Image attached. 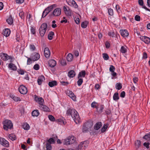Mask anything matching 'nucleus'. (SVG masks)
<instances>
[{
	"label": "nucleus",
	"mask_w": 150,
	"mask_h": 150,
	"mask_svg": "<svg viewBox=\"0 0 150 150\" xmlns=\"http://www.w3.org/2000/svg\"><path fill=\"white\" fill-rule=\"evenodd\" d=\"M31 32L33 34H35V29L34 28L32 27H31L30 29Z\"/></svg>",
	"instance_id": "e2e57ef3"
},
{
	"label": "nucleus",
	"mask_w": 150,
	"mask_h": 150,
	"mask_svg": "<svg viewBox=\"0 0 150 150\" xmlns=\"http://www.w3.org/2000/svg\"><path fill=\"white\" fill-rule=\"evenodd\" d=\"M23 128L26 130H28L29 129L30 126L27 123H25L23 125Z\"/></svg>",
	"instance_id": "c9c22d12"
},
{
	"label": "nucleus",
	"mask_w": 150,
	"mask_h": 150,
	"mask_svg": "<svg viewBox=\"0 0 150 150\" xmlns=\"http://www.w3.org/2000/svg\"><path fill=\"white\" fill-rule=\"evenodd\" d=\"M135 20L137 21H139L140 20V16L138 15H136L135 17Z\"/></svg>",
	"instance_id": "052dcab7"
},
{
	"label": "nucleus",
	"mask_w": 150,
	"mask_h": 150,
	"mask_svg": "<svg viewBox=\"0 0 150 150\" xmlns=\"http://www.w3.org/2000/svg\"><path fill=\"white\" fill-rule=\"evenodd\" d=\"M19 16L22 19H24L25 17L24 16V12L23 11H21L19 13Z\"/></svg>",
	"instance_id": "a18cd8bd"
},
{
	"label": "nucleus",
	"mask_w": 150,
	"mask_h": 150,
	"mask_svg": "<svg viewBox=\"0 0 150 150\" xmlns=\"http://www.w3.org/2000/svg\"><path fill=\"white\" fill-rule=\"evenodd\" d=\"M66 114L68 116H71L76 124L80 121V118L78 112L76 110L72 108H69L67 111Z\"/></svg>",
	"instance_id": "f257e3e1"
},
{
	"label": "nucleus",
	"mask_w": 150,
	"mask_h": 150,
	"mask_svg": "<svg viewBox=\"0 0 150 150\" xmlns=\"http://www.w3.org/2000/svg\"><path fill=\"white\" fill-rule=\"evenodd\" d=\"M113 99L115 101H117L119 99V98L118 96V93H115L113 96Z\"/></svg>",
	"instance_id": "2f4dec72"
},
{
	"label": "nucleus",
	"mask_w": 150,
	"mask_h": 150,
	"mask_svg": "<svg viewBox=\"0 0 150 150\" xmlns=\"http://www.w3.org/2000/svg\"><path fill=\"white\" fill-rule=\"evenodd\" d=\"M143 138L150 142V133L145 135L143 137Z\"/></svg>",
	"instance_id": "ea45409f"
},
{
	"label": "nucleus",
	"mask_w": 150,
	"mask_h": 150,
	"mask_svg": "<svg viewBox=\"0 0 150 150\" xmlns=\"http://www.w3.org/2000/svg\"><path fill=\"white\" fill-rule=\"evenodd\" d=\"M55 6V4H53L52 5H51L48 7L47 8H48V11L50 12L51 11H52L54 8V7Z\"/></svg>",
	"instance_id": "49530a36"
},
{
	"label": "nucleus",
	"mask_w": 150,
	"mask_h": 150,
	"mask_svg": "<svg viewBox=\"0 0 150 150\" xmlns=\"http://www.w3.org/2000/svg\"><path fill=\"white\" fill-rule=\"evenodd\" d=\"M54 35V33L53 32L51 31L50 32L48 35V38L49 40H51Z\"/></svg>",
	"instance_id": "473e14b6"
},
{
	"label": "nucleus",
	"mask_w": 150,
	"mask_h": 150,
	"mask_svg": "<svg viewBox=\"0 0 150 150\" xmlns=\"http://www.w3.org/2000/svg\"><path fill=\"white\" fill-rule=\"evenodd\" d=\"M125 95V91H123L121 92L120 94V96L122 98H124Z\"/></svg>",
	"instance_id": "0e129e2a"
},
{
	"label": "nucleus",
	"mask_w": 150,
	"mask_h": 150,
	"mask_svg": "<svg viewBox=\"0 0 150 150\" xmlns=\"http://www.w3.org/2000/svg\"><path fill=\"white\" fill-rule=\"evenodd\" d=\"M104 109V106L102 105H101L100 106V109L99 111H98V112L100 113H101L103 112V110Z\"/></svg>",
	"instance_id": "13d9d810"
},
{
	"label": "nucleus",
	"mask_w": 150,
	"mask_h": 150,
	"mask_svg": "<svg viewBox=\"0 0 150 150\" xmlns=\"http://www.w3.org/2000/svg\"><path fill=\"white\" fill-rule=\"evenodd\" d=\"M73 59V56L71 53L69 54L67 56V59L68 62H71Z\"/></svg>",
	"instance_id": "cd10ccee"
},
{
	"label": "nucleus",
	"mask_w": 150,
	"mask_h": 150,
	"mask_svg": "<svg viewBox=\"0 0 150 150\" xmlns=\"http://www.w3.org/2000/svg\"><path fill=\"white\" fill-rule=\"evenodd\" d=\"M61 9L60 8H56L54 10L52 15L55 16H58L61 14Z\"/></svg>",
	"instance_id": "6e6552de"
},
{
	"label": "nucleus",
	"mask_w": 150,
	"mask_h": 150,
	"mask_svg": "<svg viewBox=\"0 0 150 150\" xmlns=\"http://www.w3.org/2000/svg\"><path fill=\"white\" fill-rule=\"evenodd\" d=\"M122 84L120 83H117L116 84L115 88L118 90L121 89L122 88Z\"/></svg>",
	"instance_id": "4c0bfd02"
},
{
	"label": "nucleus",
	"mask_w": 150,
	"mask_h": 150,
	"mask_svg": "<svg viewBox=\"0 0 150 150\" xmlns=\"http://www.w3.org/2000/svg\"><path fill=\"white\" fill-rule=\"evenodd\" d=\"M0 143L5 147H7L9 146L8 142L3 138L0 137Z\"/></svg>",
	"instance_id": "1a4fd4ad"
},
{
	"label": "nucleus",
	"mask_w": 150,
	"mask_h": 150,
	"mask_svg": "<svg viewBox=\"0 0 150 150\" xmlns=\"http://www.w3.org/2000/svg\"><path fill=\"white\" fill-rule=\"evenodd\" d=\"M108 12L110 16H112L113 14V10L111 8L108 9Z\"/></svg>",
	"instance_id": "864d4df0"
},
{
	"label": "nucleus",
	"mask_w": 150,
	"mask_h": 150,
	"mask_svg": "<svg viewBox=\"0 0 150 150\" xmlns=\"http://www.w3.org/2000/svg\"><path fill=\"white\" fill-rule=\"evenodd\" d=\"M57 82L56 81H50L48 83V85L50 87H53L54 86L57 85Z\"/></svg>",
	"instance_id": "a878e982"
},
{
	"label": "nucleus",
	"mask_w": 150,
	"mask_h": 150,
	"mask_svg": "<svg viewBox=\"0 0 150 150\" xmlns=\"http://www.w3.org/2000/svg\"><path fill=\"white\" fill-rule=\"evenodd\" d=\"M34 69L37 70L39 69V66L38 64H36L34 65L33 67Z\"/></svg>",
	"instance_id": "4d7b16f0"
},
{
	"label": "nucleus",
	"mask_w": 150,
	"mask_h": 150,
	"mask_svg": "<svg viewBox=\"0 0 150 150\" xmlns=\"http://www.w3.org/2000/svg\"><path fill=\"white\" fill-rule=\"evenodd\" d=\"M8 67L13 71L16 70L17 69L16 67L12 63H10L9 64Z\"/></svg>",
	"instance_id": "393cba45"
},
{
	"label": "nucleus",
	"mask_w": 150,
	"mask_h": 150,
	"mask_svg": "<svg viewBox=\"0 0 150 150\" xmlns=\"http://www.w3.org/2000/svg\"><path fill=\"white\" fill-rule=\"evenodd\" d=\"M93 125V123L92 121H88L85 123L83 125L82 132L83 133H86L90 131H91Z\"/></svg>",
	"instance_id": "f03ea898"
},
{
	"label": "nucleus",
	"mask_w": 150,
	"mask_h": 150,
	"mask_svg": "<svg viewBox=\"0 0 150 150\" xmlns=\"http://www.w3.org/2000/svg\"><path fill=\"white\" fill-rule=\"evenodd\" d=\"M86 75V72L85 71L82 70L79 72L78 76V78H81V77H84Z\"/></svg>",
	"instance_id": "5701e85b"
},
{
	"label": "nucleus",
	"mask_w": 150,
	"mask_h": 150,
	"mask_svg": "<svg viewBox=\"0 0 150 150\" xmlns=\"http://www.w3.org/2000/svg\"><path fill=\"white\" fill-rule=\"evenodd\" d=\"M35 101L39 103V105L43 104L44 103V100L41 97L38 98L37 96H35Z\"/></svg>",
	"instance_id": "f8f14e48"
},
{
	"label": "nucleus",
	"mask_w": 150,
	"mask_h": 150,
	"mask_svg": "<svg viewBox=\"0 0 150 150\" xmlns=\"http://www.w3.org/2000/svg\"><path fill=\"white\" fill-rule=\"evenodd\" d=\"M40 114V112L38 110H35L33 111L32 113V116L33 117H37Z\"/></svg>",
	"instance_id": "4be33fe9"
},
{
	"label": "nucleus",
	"mask_w": 150,
	"mask_h": 150,
	"mask_svg": "<svg viewBox=\"0 0 150 150\" xmlns=\"http://www.w3.org/2000/svg\"><path fill=\"white\" fill-rule=\"evenodd\" d=\"M18 90L19 92L23 94H25L27 92V88L23 85H21L19 88Z\"/></svg>",
	"instance_id": "423d86ee"
},
{
	"label": "nucleus",
	"mask_w": 150,
	"mask_h": 150,
	"mask_svg": "<svg viewBox=\"0 0 150 150\" xmlns=\"http://www.w3.org/2000/svg\"><path fill=\"white\" fill-rule=\"evenodd\" d=\"M60 82L61 84L63 85H67L69 84V83L67 81L65 82L63 81H60Z\"/></svg>",
	"instance_id": "680f3d73"
},
{
	"label": "nucleus",
	"mask_w": 150,
	"mask_h": 150,
	"mask_svg": "<svg viewBox=\"0 0 150 150\" xmlns=\"http://www.w3.org/2000/svg\"><path fill=\"white\" fill-rule=\"evenodd\" d=\"M126 47L122 46L121 47L120 50V52L122 53H125L127 52V50L126 48Z\"/></svg>",
	"instance_id": "e433bc0d"
},
{
	"label": "nucleus",
	"mask_w": 150,
	"mask_h": 150,
	"mask_svg": "<svg viewBox=\"0 0 150 150\" xmlns=\"http://www.w3.org/2000/svg\"><path fill=\"white\" fill-rule=\"evenodd\" d=\"M140 39L146 44H148L150 42V38L147 37L142 36L140 37Z\"/></svg>",
	"instance_id": "9d476101"
},
{
	"label": "nucleus",
	"mask_w": 150,
	"mask_h": 150,
	"mask_svg": "<svg viewBox=\"0 0 150 150\" xmlns=\"http://www.w3.org/2000/svg\"><path fill=\"white\" fill-rule=\"evenodd\" d=\"M68 4L70 6L74 7L75 8H77L78 5L74 0H69L68 1Z\"/></svg>",
	"instance_id": "9b49d317"
},
{
	"label": "nucleus",
	"mask_w": 150,
	"mask_h": 150,
	"mask_svg": "<svg viewBox=\"0 0 150 150\" xmlns=\"http://www.w3.org/2000/svg\"><path fill=\"white\" fill-rule=\"evenodd\" d=\"M135 145L136 149H138L141 146V141L137 140L135 142Z\"/></svg>",
	"instance_id": "f704fd0d"
},
{
	"label": "nucleus",
	"mask_w": 150,
	"mask_h": 150,
	"mask_svg": "<svg viewBox=\"0 0 150 150\" xmlns=\"http://www.w3.org/2000/svg\"><path fill=\"white\" fill-rule=\"evenodd\" d=\"M39 107L41 109L44 111L48 112L50 110L48 107L45 105H39Z\"/></svg>",
	"instance_id": "4468645a"
},
{
	"label": "nucleus",
	"mask_w": 150,
	"mask_h": 150,
	"mask_svg": "<svg viewBox=\"0 0 150 150\" xmlns=\"http://www.w3.org/2000/svg\"><path fill=\"white\" fill-rule=\"evenodd\" d=\"M1 58L4 61H6L8 59H11L10 62H12V58L11 56H8L6 53H3L1 55Z\"/></svg>",
	"instance_id": "0eeeda50"
},
{
	"label": "nucleus",
	"mask_w": 150,
	"mask_h": 150,
	"mask_svg": "<svg viewBox=\"0 0 150 150\" xmlns=\"http://www.w3.org/2000/svg\"><path fill=\"white\" fill-rule=\"evenodd\" d=\"M88 22L87 21H85L82 22L81 23V27L83 28H86L87 26V24H88Z\"/></svg>",
	"instance_id": "58836bf2"
},
{
	"label": "nucleus",
	"mask_w": 150,
	"mask_h": 150,
	"mask_svg": "<svg viewBox=\"0 0 150 150\" xmlns=\"http://www.w3.org/2000/svg\"><path fill=\"white\" fill-rule=\"evenodd\" d=\"M120 32L121 35L124 37L127 36L129 34L127 30H121Z\"/></svg>",
	"instance_id": "2eb2a0df"
},
{
	"label": "nucleus",
	"mask_w": 150,
	"mask_h": 150,
	"mask_svg": "<svg viewBox=\"0 0 150 150\" xmlns=\"http://www.w3.org/2000/svg\"><path fill=\"white\" fill-rule=\"evenodd\" d=\"M65 13V14L67 16H71V11L70 10H69L67 11H66Z\"/></svg>",
	"instance_id": "6e6d98bb"
},
{
	"label": "nucleus",
	"mask_w": 150,
	"mask_h": 150,
	"mask_svg": "<svg viewBox=\"0 0 150 150\" xmlns=\"http://www.w3.org/2000/svg\"><path fill=\"white\" fill-rule=\"evenodd\" d=\"M102 123L100 122H97L94 125V128L95 129L98 130L102 126Z\"/></svg>",
	"instance_id": "412c9836"
},
{
	"label": "nucleus",
	"mask_w": 150,
	"mask_h": 150,
	"mask_svg": "<svg viewBox=\"0 0 150 150\" xmlns=\"http://www.w3.org/2000/svg\"><path fill=\"white\" fill-rule=\"evenodd\" d=\"M6 21L9 24L11 25L13 23V20L11 17H9L8 19L6 20Z\"/></svg>",
	"instance_id": "a19ab883"
},
{
	"label": "nucleus",
	"mask_w": 150,
	"mask_h": 150,
	"mask_svg": "<svg viewBox=\"0 0 150 150\" xmlns=\"http://www.w3.org/2000/svg\"><path fill=\"white\" fill-rule=\"evenodd\" d=\"M48 64L50 67H53L56 65V62L54 60L51 59L49 61Z\"/></svg>",
	"instance_id": "a211bd4d"
},
{
	"label": "nucleus",
	"mask_w": 150,
	"mask_h": 150,
	"mask_svg": "<svg viewBox=\"0 0 150 150\" xmlns=\"http://www.w3.org/2000/svg\"><path fill=\"white\" fill-rule=\"evenodd\" d=\"M11 97L15 101H18L20 100V98L15 96L13 95L11 96Z\"/></svg>",
	"instance_id": "c03bdc74"
},
{
	"label": "nucleus",
	"mask_w": 150,
	"mask_h": 150,
	"mask_svg": "<svg viewBox=\"0 0 150 150\" xmlns=\"http://www.w3.org/2000/svg\"><path fill=\"white\" fill-rule=\"evenodd\" d=\"M85 147V146L84 145V142H82L78 145V150H83L84 149Z\"/></svg>",
	"instance_id": "c756f323"
},
{
	"label": "nucleus",
	"mask_w": 150,
	"mask_h": 150,
	"mask_svg": "<svg viewBox=\"0 0 150 150\" xmlns=\"http://www.w3.org/2000/svg\"><path fill=\"white\" fill-rule=\"evenodd\" d=\"M55 142V141L54 139L52 138H51L47 140L46 144H50L51 145V144H54Z\"/></svg>",
	"instance_id": "7c9ffc66"
},
{
	"label": "nucleus",
	"mask_w": 150,
	"mask_h": 150,
	"mask_svg": "<svg viewBox=\"0 0 150 150\" xmlns=\"http://www.w3.org/2000/svg\"><path fill=\"white\" fill-rule=\"evenodd\" d=\"M75 74V72L73 70H71L68 72V75L70 78H73Z\"/></svg>",
	"instance_id": "aec40b11"
},
{
	"label": "nucleus",
	"mask_w": 150,
	"mask_h": 150,
	"mask_svg": "<svg viewBox=\"0 0 150 150\" xmlns=\"http://www.w3.org/2000/svg\"><path fill=\"white\" fill-rule=\"evenodd\" d=\"M69 96L73 100H76V98L73 92L70 91H69L68 93Z\"/></svg>",
	"instance_id": "b1692460"
},
{
	"label": "nucleus",
	"mask_w": 150,
	"mask_h": 150,
	"mask_svg": "<svg viewBox=\"0 0 150 150\" xmlns=\"http://www.w3.org/2000/svg\"><path fill=\"white\" fill-rule=\"evenodd\" d=\"M49 12H50L48 11V8H45L43 12L42 15V17L43 18L45 17Z\"/></svg>",
	"instance_id": "c85d7f7f"
},
{
	"label": "nucleus",
	"mask_w": 150,
	"mask_h": 150,
	"mask_svg": "<svg viewBox=\"0 0 150 150\" xmlns=\"http://www.w3.org/2000/svg\"><path fill=\"white\" fill-rule=\"evenodd\" d=\"M96 103L95 102H93L91 104V106L92 108H96V109H97V110H98V107H97L96 105Z\"/></svg>",
	"instance_id": "603ef678"
},
{
	"label": "nucleus",
	"mask_w": 150,
	"mask_h": 150,
	"mask_svg": "<svg viewBox=\"0 0 150 150\" xmlns=\"http://www.w3.org/2000/svg\"><path fill=\"white\" fill-rule=\"evenodd\" d=\"M143 145L146 148L148 149L149 148V143L145 142L144 143Z\"/></svg>",
	"instance_id": "69168bd1"
},
{
	"label": "nucleus",
	"mask_w": 150,
	"mask_h": 150,
	"mask_svg": "<svg viewBox=\"0 0 150 150\" xmlns=\"http://www.w3.org/2000/svg\"><path fill=\"white\" fill-rule=\"evenodd\" d=\"M48 118L49 120L52 121H54L55 120V119L54 117L51 115H49Z\"/></svg>",
	"instance_id": "8fccbe9b"
},
{
	"label": "nucleus",
	"mask_w": 150,
	"mask_h": 150,
	"mask_svg": "<svg viewBox=\"0 0 150 150\" xmlns=\"http://www.w3.org/2000/svg\"><path fill=\"white\" fill-rule=\"evenodd\" d=\"M46 150H51L52 149V147L51 145H50V144H46Z\"/></svg>",
	"instance_id": "09e8293b"
},
{
	"label": "nucleus",
	"mask_w": 150,
	"mask_h": 150,
	"mask_svg": "<svg viewBox=\"0 0 150 150\" xmlns=\"http://www.w3.org/2000/svg\"><path fill=\"white\" fill-rule=\"evenodd\" d=\"M103 57L105 60L108 59L109 58L108 54L106 53L103 54Z\"/></svg>",
	"instance_id": "de8ad7c7"
},
{
	"label": "nucleus",
	"mask_w": 150,
	"mask_h": 150,
	"mask_svg": "<svg viewBox=\"0 0 150 150\" xmlns=\"http://www.w3.org/2000/svg\"><path fill=\"white\" fill-rule=\"evenodd\" d=\"M78 79H79L77 82L78 85L79 86H80L83 82V79L81 78Z\"/></svg>",
	"instance_id": "79ce46f5"
},
{
	"label": "nucleus",
	"mask_w": 150,
	"mask_h": 150,
	"mask_svg": "<svg viewBox=\"0 0 150 150\" xmlns=\"http://www.w3.org/2000/svg\"><path fill=\"white\" fill-rule=\"evenodd\" d=\"M108 127V125L106 124L104 125L101 129V132H104Z\"/></svg>",
	"instance_id": "37998d69"
},
{
	"label": "nucleus",
	"mask_w": 150,
	"mask_h": 150,
	"mask_svg": "<svg viewBox=\"0 0 150 150\" xmlns=\"http://www.w3.org/2000/svg\"><path fill=\"white\" fill-rule=\"evenodd\" d=\"M44 53L45 57L46 58H47L49 57L50 54V52L48 48L46 47L45 49Z\"/></svg>",
	"instance_id": "ddd939ff"
},
{
	"label": "nucleus",
	"mask_w": 150,
	"mask_h": 150,
	"mask_svg": "<svg viewBox=\"0 0 150 150\" xmlns=\"http://www.w3.org/2000/svg\"><path fill=\"white\" fill-rule=\"evenodd\" d=\"M11 33V31L8 28L5 29L3 32V34L6 37H8L9 35Z\"/></svg>",
	"instance_id": "f3484780"
},
{
	"label": "nucleus",
	"mask_w": 150,
	"mask_h": 150,
	"mask_svg": "<svg viewBox=\"0 0 150 150\" xmlns=\"http://www.w3.org/2000/svg\"><path fill=\"white\" fill-rule=\"evenodd\" d=\"M138 2L140 5L143 6V8H144L146 11H150V10L149 9L147 8L145 6H143L144 2L143 0H138Z\"/></svg>",
	"instance_id": "6ab92c4d"
},
{
	"label": "nucleus",
	"mask_w": 150,
	"mask_h": 150,
	"mask_svg": "<svg viewBox=\"0 0 150 150\" xmlns=\"http://www.w3.org/2000/svg\"><path fill=\"white\" fill-rule=\"evenodd\" d=\"M33 60L32 58H28V60L27 62V64H30L32 63V61Z\"/></svg>",
	"instance_id": "bf43d9fd"
},
{
	"label": "nucleus",
	"mask_w": 150,
	"mask_h": 150,
	"mask_svg": "<svg viewBox=\"0 0 150 150\" xmlns=\"http://www.w3.org/2000/svg\"><path fill=\"white\" fill-rule=\"evenodd\" d=\"M115 69V68L114 67L113 65H110V68L109 70L111 72L114 71Z\"/></svg>",
	"instance_id": "3c124183"
},
{
	"label": "nucleus",
	"mask_w": 150,
	"mask_h": 150,
	"mask_svg": "<svg viewBox=\"0 0 150 150\" xmlns=\"http://www.w3.org/2000/svg\"><path fill=\"white\" fill-rule=\"evenodd\" d=\"M74 20L77 24H79L80 23V20L79 18L75 17L74 18Z\"/></svg>",
	"instance_id": "5fc2aeb1"
},
{
	"label": "nucleus",
	"mask_w": 150,
	"mask_h": 150,
	"mask_svg": "<svg viewBox=\"0 0 150 150\" xmlns=\"http://www.w3.org/2000/svg\"><path fill=\"white\" fill-rule=\"evenodd\" d=\"M76 141L75 137L73 136L69 137L65 139V144L66 145H69L74 143Z\"/></svg>",
	"instance_id": "39448f33"
},
{
	"label": "nucleus",
	"mask_w": 150,
	"mask_h": 150,
	"mask_svg": "<svg viewBox=\"0 0 150 150\" xmlns=\"http://www.w3.org/2000/svg\"><path fill=\"white\" fill-rule=\"evenodd\" d=\"M45 80V77L43 76H39L37 82L38 85H40L42 82Z\"/></svg>",
	"instance_id": "dca6fc26"
},
{
	"label": "nucleus",
	"mask_w": 150,
	"mask_h": 150,
	"mask_svg": "<svg viewBox=\"0 0 150 150\" xmlns=\"http://www.w3.org/2000/svg\"><path fill=\"white\" fill-rule=\"evenodd\" d=\"M40 57V55L38 53H36L33 57H32L33 61H34L38 60Z\"/></svg>",
	"instance_id": "bb28decb"
},
{
	"label": "nucleus",
	"mask_w": 150,
	"mask_h": 150,
	"mask_svg": "<svg viewBox=\"0 0 150 150\" xmlns=\"http://www.w3.org/2000/svg\"><path fill=\"white\" fill-rule=\"evenodd\" d=\"M105 45L107 48H109L110 46V43L106 41L105 43Z\"/></svg>",
	"instance_id": "338daca9"
},
{
	"label": "nucleus",
	"mask_w": 150,
	"mask_h": 150,
	"mask_svg": "<svg viewBox=\"0 0 150 150\" xmlns=\"http://www.w3.org/2000/svg\"><path fill=\"white\" fill-rule=\"evenodd\" d=\"M9 138L12 141L16 140V137L15 134H10L8 136Z\"/></svg>",
	"instance_id": "72a5a7b5"
},
{
	"label": "nucleus",
	"mask_w": 150,
	"mask_h": 150,
	"mask_svg": "<svg viewBox=\"0 0 150 150\" xmlns=\"http://www.w3.org/2000/svg\"><path fill=\"white\" fill-rule=\"evenodd\" d=\"M105 113L107 115H110L111 113V111L109 109H106L105 110Z\"/></svg>",
	"instance_id": "774afa93"
},
{
	"label": "nucleus",
	"mask_w": 150,
	"mask_h": 150,
	"mask_svg": "<svg viewBox=\"0 0 150 150\" xmlns=\"http://www.w3.org/2000/svg\"><path fill=\"white\" fill-rule=\"evenodd\" d=\"M3 128L7 131L8 129H11L13 127V124L11 120H5L3 122Z\"/></svg>",
	"instance_id": "7ed1b4c3"
},
{
	"label": "nucleus",
	"mask_w": 150,
	"mask_h": 150,
	"mask_svg": "<svg viewBox=\"0 0 150 150\" xmlns=\"http://www.w3.org/2000/svg\"><path fill=\"white\" fill-rule=\"evenodd\" d=\"M47 26V25L46 23H44L41 25L39 29V33L41 37H43L45 34Z\"/></svg>",
	"instance_id": "20e7f679"
}]
</instances>
